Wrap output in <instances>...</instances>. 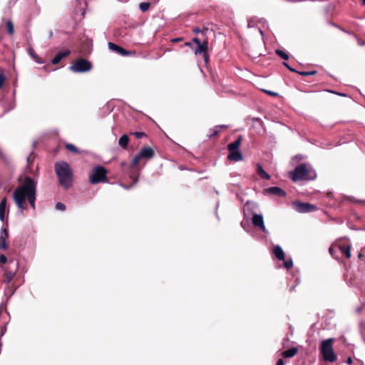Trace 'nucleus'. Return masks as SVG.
Here are the masks:
<instances>
[{"label": "nucleus", "mask_w": 365, "mask_h": 365, "mask_svg": "<svg viewBox=\"0 0 365 365\" xmlns=\"http://www.w3.org/2000/svg\"><path fill=\"white\" fill-rule=\"evenodd\" d=\"M36 199V182L30 177H26L22 184L13 192V200L18 209L23 212L27 203L35 210Z\"/></svg>", "instance_id": "f257e3e1"}, {"label": "nucleus", "mask_w": 365, "mask_h": 365, "mask_svg": "<svg viewBox=\"0 0 365 365\" xmlns=\"http://www.w3.org/2000/svg\"><path fill=\"white\" fill-rule=\"evenodd\" d=\"M55 171L60 184L66 189L72 185V170L69 165L64 161L57 162L55 164Z\"/></svg>", "instance_id": "f03ea898"}, {"label": "nucleus", "mask_w": 365, "mask_h": 365, "mask_svg": "<svg viewBox=\"0 0 365 365\" xmlns=\"http://www.w3.org/2000/svg\"><path fill=\"white\" fill-rule=\"evenodd\" d=\"M293 181L312 180L315 179L317 174L309 164H302L297 166L291 173Z\"/></svg>", "instance_id": "7ed1b4c3"}, {"label": "nucleus", "mask_w": 365, "mask_h": 365, "mask_svg": "<svg viewBox=\"0 0 365 365\" xmlns=\"http://www.w3.org/2000/svg\"><path fill=\"white\" fill-rule=\"evenodd\" d=\"M333 339L329 338L323 340L321 343V353L325 361L334 362L336 356L333 350Z\"/></svg>", "instance_id": "20e7f679"}, {"label": "nucleus", "mask_w": 365, "mask_h": 365, "mask_svg": "<svg viewBox=\"0 0 365 365\" xmlns=\"http://www.w3.org/2000/svg\"><path fill=\"white\" fill-rule=\"evenodd\" d=\"M106 173L107 171L101 165L95 167L89 176L90 182L92 184H97L106 181Z\"/></svg>", "instance_id": "39448f33"}, {"label": "nucleus", "mask_w": 365, "mask_h": 365, "mask_svg": "<svg viewBox=\"0 0 365 365\" xmlns=\"http://www.w3.org/2000/svg\"><path fill=\"white\" fill-rule=\"evenodd\" d=\"M92 68L91 63L83 58L78 59L70 66V70L73 73H83L89 71Z\"/></svg>", "instance_id": "423d86ee"}, {"label": "nucleus", "mask_w": 365, "mask_h": 365, "mask_svg": "<svg viewBox=\"0 0 365 365\" xmlns=\"http://www.w3.org/2000/svg\"><path fill=\"white\" fill-rule=\"evenodd\" d=\"M154 154H155L154 150L150 147L143 148L140 150V153L134 157V158L131 163V166L135 167L136 165H138V163H140V160L143 158H145V159L152 158L154 156Z\"/></svg>", "instance_id": "0eeeda50"}, {"label": "nucleus", "mask_w": 365, "mask_h": 365, "mask_svg": "<svg viewBox=\"0 0 365 365\" xmlns=\"http://www.w3.org/2000/svg\"><path fill=\"white\" fill-rule=\"evenodd\" d=\"M292 205L294 210L300 213L311 212L317 210L316 205L299 201L294 202Z\"/></svg>", "instance_id": "6e6552de"}, {"label": "nucleus", "mask_w": 365, "mask_h": 365, "mask_svg": "<svg viewBox=\"0 0 365 365\" xmlns=\"http://www.w3.org/2000/svg\"><path fill=\"white\" fill-rule=\"evenodd\" d=\"M252 222L254 226L257 227L262 232L267 233L262 215L254 214L252 217Z\"/></svg>", "instance_id": "1a4fd4ad"}, {"label": "nucleus", "mask_w": 365, "mask_h": 365, "mask_svg": "<svg viewBox=\"0 0 365 365\" xmlns=\"http://www.w3.org/2000/svg\"><path fill=\"white\" fill-rule=\"evenodd\" d=\"M7 210V200L4 197L0 202V220L4 222L6 220L5 213Z\"/></svg>", "instance_id": "9d476101"}, {"label": "nucleus", "mask_w": 365, "mask_h": 365, "mask_svg": "<svg viewBox=\"0 0 365 365\" xmlns=\"http://www.w3.org/2000/svg\"><path fill=\"white\" fill-rule=\"evenodd\" d=\"M227 158L230 160L240 161L242 160V155L239 150H229Z\"/></svg>", "instance_id": "9b49d317"}, {"label": "nucleus", "mask_w": 365, "mask_h": 365, "mask_svg": "<svg viewBox=\"0 0 365 365\" xmlns=\"http://www.w3.org/2000/svg\"><path fill=\"white\" fill-rule=\"evenodd\" d=\"M266 192L269 194L277 195L279 197H284L286 195L285 192L279 187H269L266 190Z\"/></svg>", "instance_id": "f8f14e48"}, {"label": "nucleus", "mask_w": 365, "mask_h": 365, "mask_svg": "<svg viewBox=\"0 0 365 365\" xmlns=\"http://www.w3.org/2000/svg\"><path fill=\"white\" fill-rule=\"evenodd\" d=\"M69 50H66L58 53L55 57L52 59L51 63L54 65L58 64L63 58L66 57L70 54Z\"/></svg>", "instance_id": "ddd939ff"}, {"label": "nucleus", "mask_w": 365, "mask_h": 365, "mask_svg": "<svg viewBox=\"0 0 365 365\" xmlns=\"http://www.w3.org/2000/svg\"><path fill=\"white\" fill-rule=\"evenodd\" d=\"M108 47L110 50L116 51L118 53H119L120 55L125 56L128 53V52L126 51L124 48H123L118 46V45H116L113 43H111V42L108 43Z\"/></svg>", "instance_id": "4468645a"}, {"label": "nucleus", "mask_w": 365, "mask_h": 365, "mask_svg": "<svg viewBox=\"0 0 365 365\" xmlns=\"http://www.w3.org/2000/svg\"><path fill=\"white\" fill-rule=\"evenodd\" d=\"M256 167V172L261 178L264 180L270 179V175L264 170L263 167L260 164H257Z\"/></svg>", "instance_id": "2eb2a0df"}, {"label": "nucleus", "mask_w": 365, "mask_h": 365, "mask_svg": "<svg viewBox=\"0 0 365 365\" xmlns=\"http://www.w3.org/2000/svg\"><path fill=\"white\" fill-rule=\"evenodd\" d=\"M3 232L4 233V235L2 234L0 235V248L5 250L7 249V245H6V238L9 236L8 230L6 229H4Z\"/></svg>", "instance_id": "dca6fc26"}, {"label": "nucleus", "mask_w": 365, "mask_h": 365, "mask_svg": "<svg viewBox=\"0 0 365 365\" xmlns=\"http://www.w3.org/2000/svg\"><path fill=\"white\" fill-rule=\"evenodd\" d=\"M274 253L275 257L279 260H284V251H283V250L282 249V247L279 245L274 246Z\"/></svg>", "instance_id": "f3484780"}, {"label": "nucleus", "mask_w": 365, "mask_h": 365, "mask_svg": "<svg viewBox=\"0 0 365 365\" xmlns=\"http://www.w3.org/2000/svg\"><path fill=\"white\" fill-rule=\"evenodd\" d=\"M207 49V41H205L203 43H201L200 45H197V47L195 50V55H200L202 53H205Z\"/></svg>", "instance_id": "a211bd4d"}, {"label": "nucleus", "mask_w": 365, "mask_h": 365, "mask_svg": "<svg viewBox=\"0 0 365 365\" xmlns=\"http://www.w3.org/2000/svg\"><path fill=\"white\" fill-rule=\"evenodd\" d=\"M351 247L349 245H338V250H339L346 258L351 257Z\"/></svg>", "instance_id": "6ab92c4d"}, {"label": "nucleus", "mask_w": 365, "mask_h": 365, "mask_svg": "<svg viewBox=\"0 0 365 365\" xmlns=\"http://www.w3.org/2000/svg\"><path fill=\"white\" fill-rule=\"evenodd\" d=\"M298 351V349L297 347H292L282 352V356L284 358H291L296 355Z\"/></svg>", "instance_id": "aec40b11"}, {"label": "nucleus", "mask_w": 365, "mask_h": 365, "mask_svg": "<svg viewBox=\"0 0 365 365\" xmlns=\"http://www.w3.org/2000/svg\"><path fill=\"white\" fill-rule=\"evenodd\" d=\"M241 144V137H239L237 140L235 142L231 143L228 145L227 148L228 150H239V147Z\"/></svg>", "instance_id": "412c9836"}, {"label": "nucleus", "mask_w": 365, "mask_h": 365, "mask_svg": "<svg viewBox=\"0 0 365 365\" xmlns=\"http://www.w3.org/2000/svg\"><path fill=\"white\" fill-rule=\"evenodd\" d=\"M29 53L30 56H31V58L37 63H39V64L43 63V61L38 56V55L35 53V51H34V49L32 48H29Z\"/></svg>", "instance_id": "4be33fe9"}, {"label": "nucleus", "mask_w": 365, "mask_h": 365, "mask_svg": "<svg viewBox=\"0 0 365 365\" xmlns=\"http://www.w3.org/2000/svg\"><path fill=\"white\" fill-rule=\"evenodd\" d=\"M128 141H129V139H128V135H123L119 138L118 144H119V145H120L122 148H125L127 147V145H128Z\"/></svg>", "instance_id": "5701e85b"}, {"label": "nucleus", "mask_w": 365, "mask_h": 365, "mask_svg": "<svg viewBox=\"0 0 365 365\" xmlns=\"http://www.w3.org/2000/svg\"><path fill=\"white\" fill-rule=\"evenodd\" d=\"M15 275H16V273L14 272H6L4 274L5 282L7 284L10 283L12 281V279H14V277H15Z\"/></svg>", "instance_id": "b1692460"}, {"label": "nucleus", "mask_w": 365, "mask_h": 365, "mask_svg": "<svg viewBox=\"0 0 365 365\" xmlns=\"http://www.w3.org/2000/svg\"><path fill=\"white\" fill-rule=\"evenodd\" d=\"M255 207V205L252 203L247 202L244 206V213L246 217H249L250 215V210L251 207Z\"/></svg>", "instance_id": "393cba45"}, {"label": "nucleus", "mask_w": 365, "mask_h": 365, "mask_svg": "<svg viewBox=\"0 0 365 365\" xmlns=\"http://www.w3.org/2000/svg\"><path fill=\"white\" fill-rule=\"evenodd\" d=\"M7 31L9 34L12 35L14 32V25L11 21H8L6 23Z\"/></svg>", "instance_id": "a878e982"}, {"label": "nucleus", "mask_w": 365, "mask_h": 365, "mask_svg": "<svg viewBox=\"0 0 365 365\" xmlns=\"http://www.w3.org/2000/svg\"><path fill=\"white\" fill-rule=\"evenodd\" d=\"M276 53L280 57L282 58V59L284 60H288L289 59V56L288 54H287L285 52H284L282 50H279V49H277L276 50Z\"/></svg>", "instance_id": "bb28decb"}, {"label": "nucleus", "mask_w": 365, "mask_h": 365, "mask_svg": "<svg viewBox=\"0 0 365 365\" xmlns=\"http://www.w3.org/2000/svg\"><path fill=\"white\" fill-rule=\"evenodd\" d=\"M66 148L68 150H70V151H71V152H73V153H79L78 149V148H77L74 145H73V144H71V143H67V144L66 145Z\"/></svg>", "instance_id": "cd10ccee"}, {"label": "nucleus", "mask_w": 365, "mask_h": 365, "mask_svg": "<svg viewBox=\"0 0 365 365\" xmlns=\"http://www.w3.org/2000/svg\"><path fill=\"white\" fill-rule=\"evenodd\" d=\"M139 7L142 11H143V12L146 11L150 7V3L149 2L140 3Z\"/></svg>", "instance_id": "c85d7f7f"}, {"label": "nucleus", "mask_w": 365, "mask_h": 365, "mask_svg": "<svg viewBox=\"0 0 365 365\" xmlns=\"http://www.w3.org/2000/svg\"><path fill=\"white\" fill-rule=\"evenodd\" d=\"M299 75L302 76H314L317 73L316 71H299L297 72Z\"/></svg>", "instance_id": "c756f323"}, {"label": "nucleus", "mask_w": 365, "mask_h": 365, "mask_svg": "<svg viewBox=\"0 0 365 365\" xmlns=\"http://www.w3.org/2000/svg\"><path fill=\"white\" fill-rule=\"evenodd\" d=\"M218 127H215L212 129L210 130V133L209 134V138L214 137L217 135L219 133Z\"/></svg>", "instance_id": "7c9ffc66"}, {"label": "nucleus", "mask_w": 365, "mask_h": 365, "mask_svg": "<svg viewBox=\"0 0 365 365\" xmlns=\"http://www.w3.org/2000/svg\"><path fill=\"white\" fill-rule=\"evenodd\" d=\"M338 250V245L337 244H334V245H332L330 247H329V253L331 254V255L334 256V253Z\"/></svg>", "instance_id": "2f4dec72"}, {"label": "nucleus", "mask_w": 365, "mask_h": 365, "mask_svg": "<svg viewBox=\"0 0 365 365\" xmlns=\"http://www.w3.org/2000/svg\"><path fill=\"white\" fill-rule=\"evenodd\" d=\"M55 207L57 210H59V211H63L66 210V206L64 204L61 203V202H57L55 205Z\"/></svg>", "instance_id": "473e14b6"}, {"label": "nucleus", "mask_w": 365, "mask_h": 365, "mask_svg": "<svg viewBox=\"0 0 365 365\" xmlns=\"http://www.w3.org/2000/svg\"><path fill=\"white\" fill-rule=\"evenodd\" d=\"M284 265L287 269H289L293 265V262L291 259L285 260L284 262Z\"/></svg>", "instance_id": "72a5a7b5"}, {"label": "nucleus", "mask_w": 365, "mask_h": 365, "mask_svg": "<svg viewBox=\"0 0 365 365\" xmlns=\"http://www.w3.org/2000/svg\"><path fill=\"white\" fill-rule=\"evenodd\" d=\"M133 135L137 138H141L142 137L145 135V134L143 132H135V133H133Z\"/></svg>", "instance_id": "f704fd0d"}, {"label": "nucleus", "mask_w": 365, "mask_h": 365, "mask_svg": "<svg viewBox=\"0 0 365 365\" xmlns=\"http://www.w3.org/2000/svg\"><path fill=\"white\" fill-rule=\"evenodd\" d=\"M6 262H7V257L4 255H0V263L5 264Z\"/></svg>", "instance_id": "c9c22d12"}, {"label": "nucleus", "mask_w": 365, "mask_h": 365, "mask_svg": "<svg viewBox=\"0 0 365 365\" xmlns=\"http://www.w3.org/2000/svg\"><path fill=\"white\" fill-rule=\"evenodd\" d=\"M5 81V76L3 73H0V88L2 87Z\"/></svg>", "instance_id": "e433bc0d"}, {"label": "nucleus", "mask_w": 365, "mask_h": 365, "mask_svg": "<svg viewBox=\"0 0 365 365\" xmlns=\"http://www.w3.org/2000/svg\"><path fill=\"white\" fill-rule=\"evenodd\" d=\"M283 65L284 66H286L290 71H292V72H298L295 69H294L293 68H292L291 66H289V65L287 63H283Z\"/></svg>", "instance_id": "4c0bfd02"}, {"label": "nucleus", "mask_w": 365, "mask_h": 365, "mask_svg": "<svg viewBox=\"0 0 365 365\" xmlns=\"http://www.w3.org/2000/svg\"><path fill=\"white\" fill-rule=\"evenodd\" d=\"M265 93L271 95V96H277L278 94L275 92H273V91H267V90H263Z\"/></svg>", "instance_id": "58836bf2"}, {"label": "nucleus", "mask_w": 365, "mask_h": 365, "mask_svg": "<svg viewBox=\"0 0 365 365\" xmlns=\"http://www.w3.org/2000/svg\"><path fill=\"white\" fill-rule=\"evenodd\" d=\"M247 26L249 28H252L254 26V20L253 19H249L248 20V24H247Z\"/></svg>", "instance_id": "ea45409f"}, {"label": "nucleus", "mask_w": 365, "mask_h": 365, "mask_svg": "<svg viewBox=\"0 0 365 365\" xmlns=\"http://www.w3.org/2000/svg\"><path fill=\"white\" fill-rule=\"evenodd\" d=\"M192 41L197 45H200L201 43L200 41L197 38H194Z\"/></svg>", "instance_id": "a19ab883"}, {"label": "nucleus", "mask_w": 365, "mask_h": 365, "mask_svg": "<svg viewBox=\"0 0 365 365\" xmlns=\"http://www.w3.org/2000/svg\"><path fill=\"white\" fill-rule=\"evenodd\" d=\"M276 365H284V362H283V360L282 359H279L277 362V364Z\"/></svg>", "instance_id": "79ce46f5"}, {"label": "nucleus", "mask_w": 365, "mask_h": 365, "mask_svg": "<svg viewBox=\"0 0 365 365\" xmlns=\"http://www.w3.org/2000/svg\"><path fill=\"white\" fill-rule=\"evenodd\" d=\"M346 363L349 364H352V359L351 357H349L346 360Z\"/></svg>", "instance_id": "37998d69"}, {"label": "nucleus", "mask_w": 365, "mask_h": 365, "mask_svg": "<svg viewBox=\"0 0 365 365\" xmlns=\"http://www.w3.org/2000/svg\"><path fill=\"white\" fill-rule=\"evenodd\" d=\"M193 31H194L195 33H196V34H198V33H200L201 31H200V29L196 28V29H195L193 30Z\"/></svg>", "instance_id": "c03bdc74"}, {"label": "nucleus", "mask_w": 365, "mask_h": 365, "mask_svg": "<svg viewBox=\"0 0 365 365\" xmlns=\"http://www.w3.org/2000/svg\"><path fill=\"white\" fill-rule=\"evenodd\" d=\"M52 36H53V32H52V31H50L48 33V38H52Z\"/></svg>", "instance_id": "a18cd8bd"}, {"label": "nucleus", "mask_w": 365, "mask_h": 365, "mask_svg": "<svg viewBox=\"0 0 365 365\" xmlns=\"http://www.w3.org/2000/svg\"><path fill=\"white\" fill-rule=\"evenodd\" d=\"M217 127H218V129H219L220 128H225V127H226V125H217Z\"/></svg>", "instance_id": "49530a36"}, {"label": "nucleus", "mask_w": 365, "mask_h": 365, "mask_svg": "<svg viewBox=\"0 0 365 365\" xmlns=\"http://www.w3.org/2000/svg\"><path fill=\"white\" fill-rule=\"evenodd\" d=\"M254 120H256V121H257L259 123H262V120L260 119H259V118H255V119H254Z\"/></svg>", "instance_id": "de8ad7c7"}, {"label": "nucleus", "mask_w": 365, "mask_h": 365, "mask_svg": "<svg viewBox=\"0 0 365 365\" xmlns=\"http://www.w3.org/2000/svg\"><path fill=\"white\" fill-rule=\"evenodd\" d=\"M180 41V38H175L173 39V41Z\"/></svg>", "instance_id": "09e8293b"}, {"label": "nucleus", "mask_w": 365, "mask_h": 365, "mask_svg": "<svg viewBox=\"0 0 365 365\" xmlns=\"http://www.w3.org/2000/svg\"><path fill=\"white\" fill-rule=\"evenodd\" d=\"M132 186H133V185H130V187H124V188H125V189H129V188H130V187H131Z\"/></svg>", "instance_id": "8fccbe9b"}, {"label": "nucleus", "mask_w": 365, "mask_h": 365, "mask_svg": "<svg viewBox=\"0 0 365 365\" xmlns=\"http://www.w3.org/2000/svg\"><path fill=\"white\" fill-rule=\"evenodd\" d=\"M241 225L245 229V226H244V224H243V222H241Z\"/></svg>", "instance_id": "3c124183"}, {"label": "nucleus", "mask_w": 365, "mask_h": 365, "mask_svg": "<svg viewBox=\"0 0 365 365\" xmlns=\"http://www.w3.org/2000/svg\"><path fill=\"white\" fill-rule=\"evenodd\" d=\"M137 180H138V179H137V178H135V180H134L133 184H135V183L137 182Z\"/></svg>", "instance_id": "603ef678"}, {"label": "nucleus", "mask_w": 365, "mask_h": 365, "mask_svg": "<svg viewBox=\"0 0 365 365\" xmlns=\"http://www.w3.org/2000/svg\"><path fill=\"white\" fill-rule=\"evenodd\" d=\"M259 32H260V34H261L262 35H263V32H262V30H259Z\"/></svg>", "instance_id": "864d4df0"}, {"label": "nucleus", "mask_w": 365, "mask_h": 365, "mask_svg": "<svg viewBox=\"0 0 365 365\" xmlns=\"http://www.w3.org/2000/svg\"><path fill=\"white\" fill-rule=\"evenodd\" d=\"M363 4L365 5V0H362Z\"/></svg>", "instance_id": "5fc2aeb1"}]
</instances>
